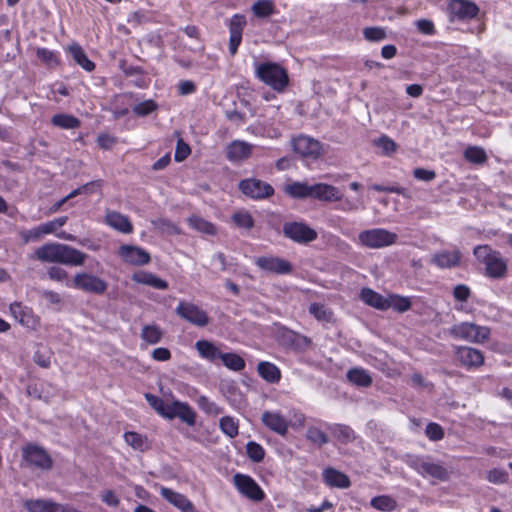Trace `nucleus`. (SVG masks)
<instances>
[{
    "mask_svg": "<svg viewBox=\"0 0 512 512\" xmlns=\"http://www.w3.org/2000/svg\"><path fill=\"white\" fill-rule=\"evenodd\" d=\"M219 428L229 438H235L239 434V422L231 416H223L219 420Z\"/></svg>",
    "mask_w": 512,
    "mask_h": 512,
    "instance_id": "obj_40",
    "label": "nucleus"
},
{
    "mask_svg": "<svg viewBox=\"0 0 512 512\" xmlns=\"http://www.w3.org/2000/svg\"><path fill=\"white\" fill-rule=\"evenodd\" d=\"M255 265L267 273L277 275H286L293 271V266L289 261L276 256L258 257L255 259Z\"/></svg>",
    "mask_w": 512,
    "mask_h": 512,
    "instance_id": "obj_12",
    "label": "nucleus"
},
{
    "mask_svg": "<svg viewBox=\"0 0 512 512\" xmlns=\"http://www.w3.org/2000/svg\"><path fill=\"white\" fill-rule=\"evenodd\" d=\"M238 187L245 196L254 200L266 199L274 194V188L269 183L256 178L243 179Z\"/></svg>",
    "mask_w": 512,
    "mask_h": 512,
    "instance_id": "obj_8",
    "label": "nucleus"
},
{
    "mask_svg": "<svg viewBox=\"0 0 512 512\" xmlns=\"http://www.w3.org/2000/svg\"><path fill=\"white\" fill-rule=\"evenodd\" d=\"M473 254L477 261L485 266V275L492 279L503 278L507 273V262L499 251L489 245H478Z\"/></svg>",
    "mask_w": 512,
    "mask_h": 512,
    "instance_id": "obj_3",
    "label": "nucleus"
},
{
    "mask_svg": "<svg viewBox=\"0 0 512 512\" xmlns=\"http://www.w3.org/2000/svg\"><path fill=\"white\" fill-rule=\"evenodd\" d=\"M47 275L49 279L63 283L66 287L73 286V282L71 283L68 278L67 271L59 266H51L50 268H48Z\"/></svg>",
    "mask_w": 512,
    "mask_h": 512,
    "instance_id": "obj_48",
    "label": "nucleus"
},
{
    "mask_svg": "<svg viewBox=\"0 0 512 512\" xmlns=\"http://www.w3.org/2000/svg\"><path fill=\"white\" fill-rule=\"evenodd\" d=\"M361 300L376 309L386 310L389 308L387 297L382 296L370 288H363L360 293Z\"/></svg>",
    "mask_w": 512,
    "mask_h": 512,
    "instance_id": "obj_28",
    "label": "nucleus"
},
{
    "mask_svg": "<svg viewBox=\"0 0 512 512\" xmlns=\"http://www.w3.org/2000/svg\"><path fill=\"white\" fill-rule=\"evenodd\" d=\"M246 453L249 459L256 463L261 462L265 456L264 448L254 441H250L247 443Z\"/></svg>",
    "mask_w": 512,
    "mask_h": 512,
    "instance_id": "obj_52",
    "label": "nucleus"
},
{
    "mask_svg": "<svg viewBox=\"0 0 512 512\" xmlns=\"http://www.w3.org/2000/svg\"><path fill=\"white\" fill-rule=\"evenodd\" d=\"M252 153V145L244 141H233L227 148V157L231 161H241Z\"/></svg>",
    "mask_w": 512,
    "mask_h": 512,
    "instance_id": "obj_27",
    "label": "nucleus"
},
{
    "mask_svg": "<svg viewBox=\"0 0 512 512\" xmlns=\"http://www.w3.org/2000/svg\"><path fill=\"white\" fill-rule=\"evenodd\" d=\"M371 507L383 512H392L397 507V502L389 495L373 497L370 501Z\"/></svg>",
    "mask_w": 512,
    "mask_h": 512,
    "instance_id": "obj_38",
    "label": "nucleus"
},
{
    "mask_svg": "<svg viewBox=\"0 0 512 512\" xmlns=\"http://www.w3.org/2000/svg\"><path fill=\"white\" fill-rule=\"evenodd\" d=\"M342 193L333 185L317 183L311 185L310 198L325 202H334L342 200Z\"/></svg>",
    "mask_w": 512,
    "mask_h": 512,
    "instance_id": "obj_23",
    "label": "nucleus"
},
{
    "mask_svg": "<svg viewBox=\"0 0 512 512\" xmlns=\"http://www.w3.org/2000/svg\"><path fill=\"white\" fill-rule=\"evenodd\" d=\"M364 38L370 42H379L386 39V31L382 27H366L363 30Z\"/></svg>",
    "mask_w": 512,
    "mask_h": 512,
    "instance_id": "obj_53",
    "label": "nucleus"
},
{
    "mask_svg": "<svg viewBox=\"0 0 512 512\" xmlns=\"http://www.w3.org/2000/svg\"><path fill=\"white\" fill-rule=\"evenodd\" d=\"M333 437L342 444H348L356 439L354 430L343 424H332L328 426Z\"/></svg>",
    "mask_w": 512,
    "mask_h": 512,
    "instance_id": "obj_31",
    "label": "nucleus"
},
{
    "mask_svg": "<svg viewBox=\"0 0 512 512\" xmlns=\"http://www.w3.org/2000/svg\"><path fill=\"white\" fill-rule=\"evenodd\" d=\"M37 57L46 65H57V57L55 53L46 48H38L36 52Z\"/></svg>",
    "mask_w": 512,
    "mask_h": 512,
    "instance_id": "obj_56",
    "label": "nucleus"
},
{
    "mask_svg": "<svg viewBox=\"0 0 512 512\" xmlns=\"http://www.w3.org/2000/svg\"><path fill=\"white\" fill-rule=\"evenodd\" d=\"M284 191L292 198L304 199L310 197L311 185L302 182H293L286 185Z\"/></svg>",
    "mask_w": 512,
    "mask_h": 512,
    "instance_id": "obj_36",
    "label": "nucleus"
},
{
    "mask_svg": "<svg viewBox=\"0 0 512 512\" xmlns=\"http://www.w3.org/2000/svg\"><path fill=\"white\" fill-rule=\"evenodd\" d=\"M449 334L455 338L472 343H483L490 336V329L471 322H462L453 325Z\"/></svg>",
    "mask_w": 512,
    "mask_h": 512,
    "instance_id": "obj_5",
    "label": "nucleus"
},
{
    "mask_svg": "<svg viewBox=\"0 0 512 512\" xmlns=\"http://www.w3.org/2000/svg\"><path fill=\"white\" fill-rule=\"evenodd\" d=\"M261 421L264 426L280 436L288 433L289 420L280 411H264Z\"/></svg>",
    "mask_w": 512,
    "mask_h": 512,
    "instance_id": "obj_18",
    "label": "nucleus"
},
{
    "mask_svg": "<svg viewBox=\"0 0 512 512\" xmlns=\"http://www.w3.org/2000/svg\"><path fill=\"white\" fill-rule=\"evenodd\" d=\"M413 176L420 181L430 182L435 179L436 173L433 170L424 168H416L413 171Z\"/></svg>",
    "mask_w": 512,
    "mask_h": 512,
    "instance_id": "obj_64",
    "label": "nucleus"
},
{
    "mask_svg": "<svg viewBox=\"0 0 512 512\" xmlns=\"http://www.w3.org/2000/svg\"><path fill=\"white\" fill-rule=\"evenodd\" d=\"M151 224L163 233L170 235L179 234V228L166 218H158L151 221Z\"/></svg>",
    "mask_w": 512,
    "mask_h": 512,
    "instance_id": "obj_51",
    "label": "nucleus"
},
{
    "mask_svg": "<svg viewBox=\"0 0 512 512\" xmlns=\"http://www.w3.org/2000/svg\"><path fill=\"white\" fill-rule=\"evenodd\" d=\"M196 403L199 409L208 416L216 417L224 413L223 407L219 406L205 395L199 396L196 400Z\"/></svg>",
    "mask_w": 512,
    "mask_h": 512,
    "instance_id": "obj_35",
    "label": "nucleus"
},
{
    "mask_svg": "<svg viewBox=\"0 0 512 512\" xmlns=\"http://www.w3.org/2000/svg\"><path fill=\"white\" fill-rule=\"evenodd\" d=\"M68 51L71 54L73 60L79 66H81L84 70H86L88 72H91L94 70L95 64L91 60H89V58L87 57L84 50L82 49V47L79 44L73 43V44L69 45Z\"/></svg>",
    "mask_w": 512,
    "mask_h": 512,
    "instance_id": "obj_32",
    "label": "nucleus"
},
{
    "mask_svg": "<svg viewBox=\"0 0 512 512\" xmlns=\"http://www.w3.org/2000/svg\"><path fill=\"white\" fill-rule=\"evenodd\" d=\"M415 25L418 31L425 35H433L435 34V26L431 20L428 19H420L415 22Z\"/></svg>",
    "mask_w": 512,
    "mask_h": 512,
    "instance_id": "obj_61",
    "label": "nucleus"
},
{
    "mask_svg": "<svg viewBox=\"0 0 512 512\" xmlns=\"http://www.w3.org/2000/svg\"><path fill=\"white\" fill-rule=\"evenodd\" d=\"M285 237L300 244H306L317 239V232L302 222H288L283 225Z\"/></svg>",
    "mask_w": 512,
    "mask_h": 512,
    "instance_id": "obj_9",
    "label": "nucleus"
},
{
    "mask_svg": "<svg viewBox=\"0 0 512 512\" xmlns=\"http://www.w3.org/2000/svg\"><path fill=\"white\" fill-rule=\"evenodd\" d=\"M460 252L458 250L454 251H441L436 253L431 262L435 264L439 268H453L459 265L460 263Z\"/></svg>",
    "mask_w": 512,
    "mask_h": 512,
    "instance_id": "obj_26",
    "label": "nucleus"
},
{
    "mask_svg": "<svg viewBox=\"0 0 512 512\" xmlns=\"http://www.w3.org/2000/svg\"><path fill=\"white\" fill-rule=\"evenodd\" d=\"M105 222L113 229L124 234H129L133 231V225L129 218L116 211L108 210L105 215Z\"/></svg>",
    "mask_w": 512,
    "mask_h": 512,
    "instance_id": "obj_24",
    "label": "nucleus"
},
{
    "mask_svg": "<svg viewBox=\"0 0 512 512\" xmlns=\"http://www.w3.org/2000/svg\"><path fill=\"white\" fill-rule=\"evenodd\" d=\"M22 459L26 466L42 471H48L53 466V460L47 451L36 444L28 443L22 448Z\"/></svg>",
    "mask_w": 512,
    "mask_h": 512,
    "instance_id": "obj_7",
    "label": "nucleus"
},
{
    "mask_svg": "<svg viewBox=\"0 0 512 512\" xmlns=\"http://www.w3.org/2000/svg\"><path fill=\"white\" fill-rule=\"evenodd\" d=\"M251 10L258 18H266L275 12V6L272 0H258L253 3Z\"/></svg>",
    "mask_w": 512,
    "mask_h": 512,
    "instance_id": "obj_41",
    "label": "nucleus"
},
{
    "mask_svg": "<svg viewBox=\"0 0 512 512\" xmlns=\"http://www.w3.org/2000/svg\"><path fill=\"white\" fill-rule=\"evenodd\" d=\"M177 418L186 423L188 426H194L196 423V412L192 409V407L186 403L181 402L177 404Z\"/></svg>",
    "mask_w": 512,
    "mask_h": 512,
    "instance_id": "obj_43",
    "label": "nucleus"
},
{
    "mask_svg": "<svg viewBox=\"0 0 512 512\" xmlns=\"http://www.w3.org/2000/svg\"><path fill=\"white\" fill-rule=\"evenodd\" d=\"M119 256L125 263L142 266L150 262V254L141 247L124 244L119 247Z\"/></svg>",
    "mask_w": 512,
    "mask_h": 512,
    "instance_id": "obj_15",
    "label": "nucleus"
},
{
    "mask_svg": "<svg viewBox=\"0 0 512 512\" xmlns=\"http://www.w3.org/2000/svg\"><path fill=\"white\" fill-rule=\"evenodd\" d=\"M487 479L493 484H503L508 480V473L502 469H492L488 472Z\"/></svg>",
    "mask_w": 512,
    "mask_h": 512,
    "instance_id": "obj_58",
    "label": "nucleus"
},
{
    "mask_svg": "<svg viewBox=\"0 0 512 512\" xmlns=\"http://www.w3.org/2000/svg\"><path fill=\"white\" fill-rule=\"evenodd\" d=\"M156 104L152 100H146L134 106L133 111L139 116H146L156 109Z\"/></svg>",
    "mask_w": 512,
    "mask_h": 512,
    "instance_id": "obj_57",
    "label": "nucleus"
},
{
    "mask_svg": "<svg viewBox=\"0 0 512 512\" xmlns=\"http://www.w3.org/2000/svg\"><path fill=\"white\" fill-rule=\"evenodd\" d=\"M195 348L203 359L211 362L220 359L222 356V352L219 348L213 342L208 340H198L195 343Z\"/></svg>",
    "mask_w": 512,
    "mask_h": 512,
    "instance_id": "obj_29",
    "label": "nucleus"
},
{
    "mask_svg": "<svg viewBox=\"0 0 512 512\" xmlns=\"http://www.w3.org/2000/svg\"><path fill=\"white\" fill-rule=\"evenodd\" d=\"M133 280L136 283L151 286L159 290H165L168 288L167 281L159 278L158 276L150 272L136 273L133 275Z\"/></svg>",
    "mask_w": 512,
    "mask_h": 512,
    "instance_id": "obj_30",
    "label": "nucleus"
},
{
    "mask_svg": "<svg viewBox=\"0 0 512 512\" xmlns=\"http://www.w3.org/2000/svg\"><path fill=\"white\" fill-rule=\"evenodd\" d=\"M295 152L302 156L317 158L321 154V144L308 136H299L293 141Z\"/></svg>",
    "mask_w": 512,
    "mask_h": 512,
    "instance_id": "obj_22",
    "label": "nucleus"
},
{
    "mask_svg": "<svg viewBox=\"0 0 512 512\" xmlns=\"http://www.w3.org/2000/svg\"><path fill=\"white\" fill-rule=\"evenodd\" d=\"M222 363L230 370L241 371L245 368L244 359L235 353H222Z\"/></svg>",
    "mask_w": 512,
    "mask_h": 512,
    "instance_id": "obj_45",
    "label": "nucleus"
},
{
    "mask_svg": "<svg viewBox=\"0 0 512 512\" xmlns=\"http://www.w3.org/2000/svg\"><path fill=\"white\" fill-rule=\"evenodd\" d=\"M176 313L181 318L199 327L206 326L209 323L207 313L192 303L180 302L176 307Z\"/></svg>",
    "mask_w": 512,
    "mask_h": 512,
    "instance_id": "obj_13",
    "label": "nucleus"
},
{
    "mask_svg": "<svg viewBox=\"0 0 512 512\" xmlns=\"http://www.w3.org/2000/svg\"><path fill=\"white\" fill-rule=\"evenodd\" d=\"M145 398L147 400V402L149 403V405L159 414L162 416L163 412H164V409H165V406L167 403H165L161 398L153 395V394H149L147 393L145 395Z\"/></svg>",
    "mask_w": 512,
    "mask_h": 512,
    "instance_id": "obj_59",
    "label": "nucleus"
},
{
    "mask_svg": "<svg viewBox=\"0 0 512 512\" xmlns=\"http://www.w3.org/2000/svg\"><path fill=\"white\" fill-rule=\"evenodd\" d=\"M425 434L431 441H439L444 437V430L439 424L432 422L426 426Z\"/></svg>",
    "mask_w": 512,
    "mask_h": 512,
    "instance_id": "obj_55",
    "label": "nucleus"
},
{
    "mask_svg": "<svg viewBox=\"0 0 512 512\" xmlns=\"http://www.w3.org/2000/svg\"><path fill=\"white\" fill-rule=\"evenodd\" d=\"M140 336L146 344L155 345L160 342L163 332L157 325H145Z\"/></svg>",
    "mask_w": 512,
    "mask_h": 512,
    "instance_id": "obj_39",
    "label": "nucleus"
},
{
    "mask_svg": "<svg viewBox=\"0 0 512 512\" xmlns=\"http://www.w3.org/2000/svg\"><path fill=\"white\" fill-rule=\"evenodd\" d=\"M259 375L270 383H276L281 378L279 368L270 362H260L257 367Z\"/></svg>",
    "mask_w": 512,
    "mask_h": 512,
    "instance_id": "obj_33",
    "label": "nucleus"
},
{
    "mask_svg": "<svg viewBox=\"0 0 512 512\" xmlns=\"http://www.w3.org/2000/svg\"><path fill=\"white\" fill-rule=\"evenodd\" d=\"M398 235L384 228H372L363 230L358 235V242L361 246L369 249H381L394 245Z\"/></svg>",
    "mask_w": 512,
    "mask_h": 512,
    "instance_id": "obj_4",
    "label": "nucleus"
},
{
    "mask_svg": "<svg viewBox=\"0 0 512 512\" xmlns=\"http://www.w3.org/2000/svg\"><path fill=\"white\" fill-rule=\"evenodd\" d=\"M51 123L62 129H75L80 126L78 118L65 113L55 114L51 119Z\"/></svg>",
    "mask_w": 512,
    "mask_h": 512,
    "instance_id": "obj_37",
    "label": "nucleus"
},
{
    "mask_svg": "<svg viewBox=\"0 0 512 512\" xmlns=\"http://www.w3.org/2000/svg\"><path fill=\"white\" fill-rule=\"evenodd\" d=\"M456 358L462 366L468 369L480 367L484 363L482 352L468 346L458 347L456 350Z\"/></svg>",
    "mask_w": 512,
    "mask_h": 512,
    "instance_id": "obj_20",
    "label": "nucleus"
},
{
    "mask_svg": "<svg viewBox=\"0 0 512 512\" xmlns=\"http://www.w3.org/2000/svg\"><path fill=\"white\" fill-rule=\"evenodd\" d=\"M188 222H189V225L194 228L195 230L199 231V232H202V233H205V234H208V235H213L216 233V228L215 226L206 221L205 219L199 217V216H191L189 219H188Z\"/></svg>",
    "mask_w": 512,
    "mask_h": 512,
    "instance_id": "obj_46",
    "label": "nucleus"
},
{
    "mask_svg": "<svg viewBox=\"0 0 512 512\" xmlns=\"http://www.w3.org/2000/svg\"><path fill=\"white\" fill-rule=\"evenodd\" d=\"M471 291L467 285L458 284L453 290V296L457 301L466 302L470 297Z\"/></svg>",
    "mask_w": 512,
    "mask_h": 512,
    "instance_id": "obj_62",
    "label": "nucleus"
},
{
    "mask_svg": "<svg viewBox=\"0 0 512 512\" xmlns=\"http://www.w3.org/2000/svg\"><path fill=\"white\" fill-rule=\"evenodd\" d=\"M34 257L45 263L81 266L84 264L87 254L66 244L50 242L38 247L34 252Z\"/></svg>",
    "mask_w": 512,
    "mask_h": 512,
    "instance_id": "obj_1",
    "label": "nucleus"
},
{
    "mask_svg": "<svg viewBox=\"0 0 512 512\" xmlns=\"http://www.w3.org/2000/svg\"><path fill=\"white\" fill-rule=\"evenodd\" d=\"M257 77L274 90L282 91L288 85L285 69L276 63H262L256 69Z\"/></svg>",
    "mask_w": 512,
    "mask_h": 512,
    "instance_id": "obj_6",
    "label": "nucleus"
},
{
    "mask_svg": "<svg viewBox=\"0 0 512 512\" xmlns=\"http://www.w3.org/2000/svg\"><path fill=\"white\" fill-rule=\"evenodd\" d=\"M347 379L360 387H368L372 384L369 372L363 368H352L347 372Z\"/></svg>",
    "mask_w": 512,
    "mask_h": 512,
    "instance_id": "obj_34",
    "label": "nucleus"
},
{
    "mask_svg": "<svg viewBox=\"0 0 512 512\" xmlns=\"http://www.w3.org/2000/svg\"><path fill=\"white\" fill-rule=\"evenodd\" d=\"M160 495L181 512H194L193 503L184 495L171 488L161 487Z\"/></svg>",
    "mask_w": 512,
    "mask_h": 512,
    "instance_id": "obj_21",
    "label": "nucleus"
},
{
    "mask_svg": "<svg viewBox=\"0 0 512 512\" xmlns=\"http://www.w3.org/2000/svg\"><path fill=\"white\" fill-rule=\"evenodd\" d=\"M246 26V19L243 15L235 14L229 23V52L232 56L237 53L238 47L242 41V32Z\"/></svg>",
    "mask_w": 512,
    "mask_h": 512,
    "instance_id": "obj_19",
    "label": "nucleus"
},
{
    "mask_svg": "<svg viewBox=\"0 0 512 512\" xmlns=\"http://www.w3.org/2000/svg\"><path fill=\"white\" fill-rule=\"evenodd\" d=\"M101 500L110 507H117L120 499L113 490H104L101 492Z\"/></svg>",
    "mask_w": 512,
    "mask_h": 512,
    "instance_id": "obj_63",
    "label": "nucleus"
},
{
    "mask_svg": "<svg viewBox=\"0 0 512 512\" xmlns=\"http://www.w3.org/2000/svg\"><path fill=\"white\" fill-rule=\"evenodd\" d=\"M233 483L237 490L250 500L259 502L265 497V493L262 488L249 475L237 473L233 477Z\"/></svg>",
    "mask_w": 512,
    "mask_h": 512,
    "instance_id": "obj_10",
    "label": "nucleus"
},
{
    "mask_svg": "<svg viewBox=\"0 0 512 512\" xmlns=\"http://www.w3.org/2000/svg\"><path fill=\"white\" fill-rule=\"evenodd\" d=\"M306 439L317 447H322L329 442L328 435L316 426H309L307 428Z\"/></svg>",
    "mask_w": 512,
    "mask_h": 512,
    "instance_id": "obj_42",
    "label": "nucleus"
},
{
    "mask_svg": "<svg viewBox=\"0 0 512 512\" xmlns=\"http://www.w3.org/2000/svg\"><path fill=\"white\" fill-rule=\"evenodd\" d=\"M86 293L103 294L107 290V283L100 277L89 273H77L73 278V286Z\"/></svg>",
    "mask_w": 512,
    "mask_h": 512,
    "instance_id": "obj_11",
    "label": "nucleus"
},
{
    "mask_svg": "<svg viewBox=\"0 0 512 512\" xmlns=\"http://www.w3.org/2000/svg\"><path fill=\"white\" fill-rule=\"evenodd\" d=\"M389 308H393L398 312H405L411 308V300L408 297H402L399 295H390L387 297Z\"/></svg>",
    "mask_w": 512,
    "mask_h": 512,
    "instance_id": "obj_49",
    "label": "nucleus"
},
{
    "mask_svg": "<svg viewBox=\"0 0 512 512\" xmlns=\"http://www.w3.org/2000/svg\"><path fill=\"white\" fill-rule=\"evenodd\" d=\"M448 10L451 16L458 20H470L479 13L478 6L470 0H451Z\"/></svg>",
    "mask_w": 512,
    "mask_h": 512,
    "instance_id": "obj_17",
    "label": "nucleus"
},
{
    "mask_svg": "<svg viewBox=\"0 0 512 512\" xmlns=\"http://www.w3.org/2000/svg\"><path fill=\"white\" fill-rule=\"evenodd\" d=\"M309 313L320 322L329 323L333 320L332 311L320 303H312L309 306Z\"/></svg>",
    "mask_w": 512,
    "mask_h": 512,
    "instance_id": "obj_44",
    "label": "nucleus"
},
{
    "mask_svg": "<svg viewBox=\"0 0 512 512\" xmlns=\"http://www.w3.org/2000/svg\"><path fill=\"white\" fill-rule=\"evenodd\" d=\"M190 147L182 139H179L176 145L174 158L177 162H181L190 154Z\"/></svg>",
    "mask_w": 512,
    "mask_h": 512,
    "instance_id": "obj_60",
    "label": "nucleus"
},
{
    "mask_svg": "<svg viewBox=\"0 0 512 512\" xmlns=\"http://www.w3.org/2000/svg\"><path fill=\"white\" fill-rule=\"evenodd\" d=\"M465 158L475 164H482L487 160L485 151L480 147H468L464 152Z\"/></svg>",
    "mask_w": 512,
    "mask_h": 512,
    "instance_id": "obj_50",
    "label": "nucleus"
},
{
    "mask_svg": "<svg viewBox=\"0 0 512 512\" xmlns=\"http://www.w3.org/2000/svg\"><path fill=\"white\" fill-rule=\"evenodd\" d=\"M402 461L424 478L431 477L445 482L450 477L448 469L440 463L433 462L430 456L405 454Z\"/></svg>",
    "mask_w": 512,
    "mask_h": 512,
    "instance_id": "obj_2",
    "label": "nucleus"
},
{
    "mask_svg": "<svg viewBox=\"0 0 512 512\" xmlns=\"http://www.w3.org/2000/svg\"><path fill=\"white\" fill-rule=\"evenodd\" d=\"M27 512H77L74 508L49 499H28L24 502Z\"/></svg>",
    "mask_w": 512,
    "mask_h": 512,
    "instance_id": "obj_16",
    "label": "nucleus"
},
{
    "mask_svg": "<svg viewBox=\"0 0 512 512\" xmlns=\"http://www.w3.org/2000/svg\"><path fill=\"white\" fill-rule=\"evenodd\" d=\"M9 309L14 319L22 326L32 330H37L40 327V318L29 307L23 306L19 302H14L10 305Z\"/></svg>",
    "mask_w": 512,
    "mask_h": 512,
    "instance_id": "obj_14",
    "label": "nucleus"
},
{
    "mask_svg": "<svg viewBox=\"0 0 512 512\" xmlns=\"http://www.w3.org/2000/svg\"><path fill=\"white\" fill-rule=\"evenodd\" d=\"M232 219L235 222V224L240 228L250 229L254 225V220L251 214L247 211L236 212L232 216Z\"/></svg>",
    "mask_w": 512,
    "mask_h": 512,
    "instance_id": "obj_54",
    "label": "nucleus"
},
{
    "mask_svg": "<svg viewBox=\"0 0 512 512\" xmlns=\"http://www.w3.org/2000/svg\"><path fill=\"white\" fill-rule=\"evenodd\" d=\"M323 478L325 483L330 487L345 489L351 485L349 477L334 468H326L323 471Z\"/></svg>",
    "mask_w": 512,
    "mask_h": 512,
    "instance_id": "obj_25",
    "label": "nucleus"
},
{
    "mask_svg": "<svg viewBox=\"0 0 512 512\" xmlns=\"http://www.w3.org/2000/svg\"><path fill=\"white\" fill-rule=\"evenodd\" d=\"M125 442L133 449L144 451L148 448L146 437L136 432H126L124 434Z\"/></svg>",
    "mask_w": 512,
    "mask_h": 512,
    "instance_id": "obj_47",
    "label": "nucleus"
}]
</instances>
